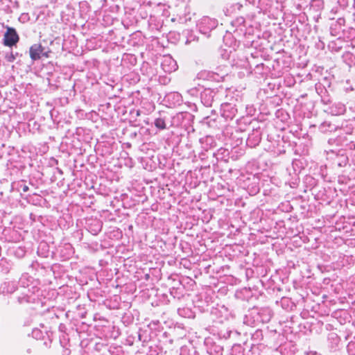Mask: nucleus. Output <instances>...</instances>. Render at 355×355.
Wrapping results in <instances>:
<instances>
[{
	"label": "nucleus",
	"instance_id": "nucleus-1",
	"mask_svg": "<svg viewBox=\"0 0 355 355\" xmlns=\"http://www.w3.org/2000/svg\"><path fill=\"white\" fill-rule=\"evenodd\" d=\"M3 40V43L6 46H12L15 45L19 40V37L15 30L12 28L8 27L7 28V31L4 34Z\"/></svg>",
	"mask_w": 355,
	"mask_h": 355
},
{
	"label": "nucleus",
	"instance_id": "nucleus-2",
	"mask_svg": "<svg viewBox=\"0 0 355 355\" xmlns=\"http://www.w3.org/2000/svg\"><path fill=\"white\" fill-rule=\"evenodd\" d=\"M44 49L41 44H35L30 48V57L32 60H36L41 58V56L48 57L47 53L43 52Z\"/></svg>",
	"mask_w": 355,
	"mask_h": 355
},
{
	"label": "nucleus",
	"instance_id": "nucleus-3",
	"mask_svg": "<svg viewBox=\"0 0 355 355\" xmlns=\"http://www.w3.org/2000/svg\"><path fill=\"white\" fill-rule=\"evenodd\" d=\"M155 125L159 129H164L166 128L165 122L162 119H157L155 121Z\"/></svg>",
	"mask_w": 355,
	"mask_h": 355
},
{
	"label": "nucleus",
	"instance_id": "nucleus-4",
	"mask_svg": "<svg viewBox=\"0 0 355 355\" xmlns=\"http://www.w3.org/2000/svg\"><path fill=\"white\" fill-rule=\"evenodd\" d=\"M167 60H168L170 62L173 63V67L171 68V70H175L176 69V64H175V63H174V61L171 58H166L165 60V62L167 61Z\"/></svg>",
	"mask_w": 355,
	"mask_h": 355
}]
</instances>
